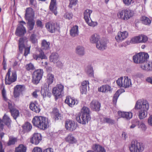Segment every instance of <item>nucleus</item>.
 I'll use <instances>...</instances> for the list:
<instances>
[{"instance_id": "1", "label": "nucleus", "mask_w": 152, "mask_h": 152, "mask_svg": "<svg viewBox=\"0 0 152 152\" xmlns=\"http://www.w3.org/2000/svg\"><path fill=\"white\" fill-rule=\"evenodd\" d=\"M149 108V104L147 101L143 99H139L136 102L134 108L132 111L139 109L138 117L140 119H142L147 116V111Z\"/></svg>"}, {"instance_id": "2", "label": "nucleus", "mask_w": 152, "mask_h": 152, "mask_svg": "<svg viewBox=\"0 0 152 152\" xmlns=\"http://www.w3.org/2000/svg\"><path fill=\"white\" fill-rule=\"evenodd\" d=\"M90 113L89 109L85 106H83L81 109V113L76 114V121L82 124H86L91 119Z\"/></svg>"}, {"instance_id": "3", "label": "nucleus", "mask_w": 152, "mask_h": 152, "mask_svg": "<svg viewBox=\"0 0 152 152\" xmlns=\"http://www.w3.org/2000/svg\"><path fill=\"white\" fill-rule=\"evenodd\" d=\"M32 123L35 126L45 130L49 126V121L45 117L36 116L33 119Z\"/></svg>"}, {"instance_id": "4", "label": "nucleus", "mask_w": 152, "mask_h": 152, "mask_svg": "<svg viewBox=\"0 0 152 152\" xmlns=\"http://www.w3.org/2000/svg\"><path fill=\"white\" fill-rule=\"evenodd\" d=\"M28 41V38L26 37H23L20 38L18 40V47L19 51L20 53H22L23 49H24V55L26 56L30 53L31 45H27L26 46Z\"/></svg>"}, {"instance_id": "5", "label": "nucleus", "mask_w": 152, "mask_h": 152, "mask_svg": "<svg viewBox=\"0 0 152 152\" xmlns=\"http://www.w3.org/2000/svg\"><path fill=\"white\" fill-rule=\"evenodd\" d=\"M149 56L147 53L141 52L135 54L133 56V60L136 64L142 63L147 61Z\"/></svg>"}, {"instance_id": "6", "label": "nucleus", "mask_w": 152, "mask_h": 152, "mask_svg": "<svg viewBox=\"0 0 152 152\" xmlns=\"http://www.w3.org/2000/svg\"><path fill=\"white\" fill-rule=\"evenodd\" d=\"M11 69L10 68L7 73L5 78V83L6 85H10L12 83L15 82L17 79V75L15 70L12 71V75H11Z\"/></svg>"}, {"instance_id": "7", "label": "nucleus", "mask_w": 152, "mask_h": 152, "mask_svg": "<svg viewBox=\"0 0 152 152\" xmlns=\"http://www.w3.org/2000/svg\"><path fill=\"white\" fill-rule=\"evenodd\" d=\"M117 16L119 18L126 20L129 19L132 15L130 10L127 9H124L118 11Z\"/></svg>"}, {"instance_id": "8", "label": "nucleus", "mask_w": 152, "mask_h": 152, "mask_svg": "<svg viewBox=\"0 0 152 152\" xmlns=\"http://www.w3.org/2000/svg\"><path fill=\"white\" fill-rule=\"evenodd\" d=\"M131 152H142L144 150L142 143L137 141H132L129 147Z\"/></svg>"}, {"instance_id": "9", "label": "nucleus", "mask_w": 152, "mask_h": 152, "mask_svg": "<svg viewBox=\"0 0 152 152\" xmlns=\"http://www.w3.org/2000/svg\"><path fill=\"white\" fill-rule=\"evenodd\" d=\"M64 86L61 84H58L53 88L52 93L55 96L56 99L60 98L64 94Z\"/></svg>"}, {"instance_id": "10", "label": "nucleus", "mask_w": 152, "mask_h": 152, "mask_svg": "<svg viewBox=\"0 0 152 152\" xmlns=\"http://www.w3.org/2000/svg\"><path fill=\"white\" fill-rule=\"evenodd\" d=\"M43 73L42 69H38L35 70L32 74V82L35 84L38 83L42 79Z\"/></svg>"}, {"instance_id": "11", "label": "nucleus", "mask_w": 152, "mask_h": 152, "mask_svg": "<svg viewBox=\"0 0 152 152\" xmlns=\"http://www.w3.org/2000/svg\"><path fill=\"white\" fill-rule=\"evenodd\" d=\"M45 27L48 31L51 33H53L56 31H59L60 29L59 25L56 23L51 22L47 23Z\"/></svg>"}, {"instance_id": "12", "label": "nucleus", "mask_w": 152, "mask_h": 152, "mask_svg": "<svg viewBox=\"0 0 152 152\" xmlns=\"http://www.w3.org/2000/svg\"><path fill=\"white\" fill-rule=\"evenodd\" d=\"M148 40L147 37L144 35H139L132 38L131 42L132 43L136 44L141 42H145Z\"/></svg>"}, {"instance_id": "13", "label": "nucleus", "mask_w": 152, "mask_h": 152, "mask_svg": "<svg viewBox=\"0 0 152 152\" xmlns=\"http://www.w3.org/2000/svg\"><path fill=\"white\" fill-rule=\"evenodd\" d=\"M101 107V104L96 100H93L90 103V107L93 111H99L100 110Z\"/></svg>"}, {"instance_id": "14", "label": "nucleus", "mask_w": 152, "mask_h": 152, "mask_svg": "<svg viewBox=\"0 0 152 152\" xmlns=\"http://www.w3.org/2000/svg\"><path fill=\"white\" fill-rule=\"evenodd\" d=\"M65 127L67 130L73 131L76 129V126L74 121L67 119L65 121Z\"/></svg>"}, {"instance_id": "15", "label": "nucleus", "mask_w": 152, "mask_h": 152, "mask_svg": "<svg viewBox=\"0 0 152 152\" xmlns=\"http://www.w3.org/2000/svg\"><path fill=\"white\" fill-rule=\"evenodd\" d=\"M42 137L41 134L38 133H34L31 138V142L36 145H38L41 141Z\"/></svg>"}, {"instance_id": "16", "label": "nucleus", "mask_w": 152, "mask_h": 152, "mask_svg": "<svg viewBox=\"0 0 152 152\" xmlns=\"http://www.w3.org/2000/svg\"><path fill=\"white\" fill-rule=\"evenodd\" d=\"M26 33V29L23 25H18L15 32L16 35L19 37H22Z\"/></svg>"}, {"instance_id": "17", "label": "nucleus", "mask_w": 152, "mask_h": 152, "mask_svg": "<svg viewBox=\"0 0 152 152\" xmlns=\"http://www.w3.org/2000/svg\"><path fill=\"white\" fill-rule=\"evenodd\" d=\"M34 12L31 7H28L25 10V18L26 20L34 19Z\"/></svg>"}, {"instance_id": "18", "label": "nucleus", "mask_w": 152, "mask_h": 152, "mask_svg": "<svg viewBox=\"0 0 152 152\" xmlns=\"http://www.w3.org/2000/svg\"><path fill=\"white\" fill-rule=\"evenodd\" d=\"M128 35V33L126 31H120L117 34L115 39L117 42H121L125 39Z\"/></svg>"}, {"instance_id": "19", "label": "nucleus", "mask_w": 152, "mask_h": 152, "mask_svg": "<svg viewBox=\"0 0 152 152\" xmlns=\"http://www.w3.org/2000/svg\"><path fill=\"white\" fill-rule=\"evenodd\" d=\"M34 58L37 60H39L40 59H46L47 57L45 55L44 52L41 50L37 51L33 56Z\"/></svg>"}, {"instance_id": "20", "label": "nucleus", "mask_w": 152, "mask_h": 152, "mask_svg": "<svg viewBox=\"0 0 152 152\" xmlns=\"http://www.w3.org/2000/svg\"><path fill=\"white\" fill-rule=\"evenodd\" d=\"M29 108L31 110L36 113H39L40 111L39 106L37 101L31 102Z\"/></svg>"}, {"instance_id": "21", "label": "nucleus", "mask_w": 152, "mask_h": 152, "mask_svg": "<svg viewBox=\"0 0 152 152\" xmlns=\"http://www.w3.org/2000/svg\"><path fill=\"white\" fill-rule=\"evenodd\" d=\"M97 48L100 50H104L107 47L106 43L104 39L100 40L96 44Z\"/></svg>"}, {"instance_id": "22", "label": "nucleus", "mask_w": 152, "mask_h": 152, "mask_svg": "<svg viewBox=\"0 0 152 152\" xmlns=\"http://www.w3.org/2000/svg\"><path fill=\"white\" fill-rule=\"evenodd\" d=\"M118 114L120 117L126 119H130L132 117V113L131 112H124L118 111Z\"/></svg>"}, {"instance_id": "23", "label": "nucleus", "mask_w": 152, "mask_h": 152, "mask_svg": "<svg viewBox=\"0 0 152 152\" xmlns=\"http://www.w3.org/2000/svg\"><path fill=\"white\" fill-rule=\"evenodd\" d=\"M65 102L71 107H72L75 104H77V101H76L75 98L69 96L66 97Z\"/></svg>"}, {"instance_id": "24", "label": "nucleus", "mask_w": 152, "mask_h": 152, "mask_svg": "<svg viewBox=\"0 0 152 152\" xmlns=\"http://www.w3.org/2000/svg\"><path fill=\"white\" fill-rule=\"evenodd\" d=\"M49 9L50 10L54 13L55 15H56L57 12L56 0H51Z\"/></svg>"}, {"instance_id": "25", "label": "nucleus", "mask_w": 152, "mask_h": 152, "mask_svg": "<svg viewBox=\"0 0 152 152\" xmlns=\"http://www.w3.org/2000/svg\"><path fill=\"white\" fill-rule=\"evenodd\" d=\"M78 27L75 25L73 26L70 30V34L72 37L77 36L79 34Z\"/></svg>"}, {"instance_id": "26", "label": "nucleus", "mask_w": 152, "mask_h": 152, "mask_svg": "<svg viewBox=\"0 0 152 152\" xmlns=\"http://www.w3.org/2000/svg\"><path fill=\"white\" fill-rule=\"evenodd\" d=\"M2 120L3 121V123L8 127L10 128L11 127L12 121L8 115L5 114L3 117Z\"/></svg>"}, {"instance_id": "27", "label": "nucleus", "mask_w": 152, "mask_h": 152, "mask_svg": "<svg viewBox=\"0 0 152 152\" xmlns=\"http://www.w3.org/2000/svg\"><path fill=\"white\" fill-rule=\"evenodd\" d=\"M140 67L143 70L147 71L152 70V61H149L146 62L145 64H142L140 66Z\"/></svg>"}, {"instance_id": "28", "label": "nucleus", "mask_w": 152, "mask_h": 152, "mask_svg": "<svg viewBox=\"0 0 152 152\" xmlns=\"http://www.w3.org/2000/svg\"><path fill=\"white\" fill-rule=\"evenodd\" d=\"M48 87V88L46 87L42 88L41 93L44 98L46 97L50 98L51 96V93L49 90Z\"/></svg>"}, {"instance_id": "29", "label": "nucleus", "mask_w": 152, "mask_h": 152, "mask_svg": "<svg viewBox=\"0 0 152 152\" xmlns=\"http://www.w3.org/2000/svg\"><path fill=\"white\" fill-rule=\"evenodd\" d=\"M92 149L96 152H106L104 148L99 144L93 145L92 146Z\"/></svg>"}, {"instance_id": "30", "label": "nucleus", "mask_w": 152, "mask_h": 152, "mask_svg": "<svg viewBox=\"0 0 152 152\" xmlns=\"http://www.w3.org/2000/svg\"><path fill=\"white\" fill-rule=\"evenodd\" d=\"M92 12V10L89 9L84 11L83 13L84 18L86 22H88L89 19H91L90 15Z\"/></svg>"}, {"instance_id": "31", "label": "nucleus", "mask_w": 152, "mask_h": 152, "mask_svg": "<svg viewBox=\"0 0 152 152\" xmlns=\"http://www.w3.org/2000/svg\"><path fill=\"white\" fill-rule=\"evenodd\" d=\"M100 36L97 34L92 35L90 38V42L92 43H96L100 40Z\"/></svg>"}, {"instance_id": "32", "label": "nucleus", "mask_w": 152, "mask_h": 152, "mask_svg": "<svg viewBox=\"0 0 152 152\" xmlns=\"http://www.w3.org/2000/svg\"><path fill=\"white\" fill-rule=\"evenodd\" d=\"M22 127L24 132H28L31 130L32 126L29 123L27 122L23 125Z\"/></svg>"}, {"instance_id": "33", "label": "nucleus", "mask_w": 152, "mask_h": 152, "mask_svg": "<svg viewBox=\"0 0 152 152\" xmlns=\"http://www.w3.org/2000/svg\"><path fill=\"white\" fill-rule=\"evenodd\" d=\"M65 140L70 144H73L77 142L76 139L72 134H69L66 138Z\"/></svg>"}, {"instance_id": "34", "label": "nucleus", "mask_w": 152, "mask_h": 152, "mask_svg": "<svg viewBox=\"0 0 152 152\" xmlns=\"http://www.w3.org/2000/svg\"><path fill=\"white\" fill-rule=\"evenodd\" d=\"M58 57V55L57 53H52L50 57V61L55 63L59 60Z\"/></svg>"}, {"instance_id": "35", "label": "nucleus", "mask_w": 152, "mask_h": 152, "mask_svg": "<svg viewBox=\"0 0 152 152\" xmlns=\"http://www.w3.org/2000/svg\"><path fill=\"white\" fill-rule=\"evenodd\" d=\"M76 53L80 56H82L85 54L84 49L81 46H77L76 48Z\"/></svg>"}, {"instance_id": "36", "label": "nucleus", "mask_w": 152, "mask_h": 152, "mask_svg": "<svg viewBox=\"0 0 152 152\" xmlns=\"http://www.w3.org/2000/svg\"><path fill=\"white\" fill-rule=\"evenodd\" d=\"M26 20L28 21L27 24L28 30L29 31L32 30L33 29L35 24V21L34 19Z\"/></svg>"}, {"instance_id": "37", "label": "nucleus", "mask_w": 152, "mask_h": 152, "mask_svg": "<svg viewBox=\"0 0 152 152\" xmlns=\"http://www.w3.org/2000/svg\"><path fill=\"white\" fill-rule=\"evenodd\" d=\"M53 118L55 120L61 119V114L59 113L58 110L57 109H54L52 112Z\"/></svg>"}, {"instance_id": "38", "label": "nucleus", "mask_w": 152, "mask_h": 152, "mask_svg": "<svg viewBox=\"0 0 152 152\" xmlns=\"http://www.w3.org/2000/svg\"><path fill=\"white\" fill-rule=\"evenodd\" d=\"M54 75L50 73L48 74L47 77L46 81L48 84V87H49L50 85L53 83L54 80Z\"/></svg>"}, {"instance_id": "39", "label": "nucleus", "mask_w": 152, "mask_h": 152, "mask_svg": "<svg viewBox=\"0 0 152 152\" xmlns=\"http://www.w3.org/2000/svg\"><path fill=\"white\" fill-rule=\"evenodd\" d=\"M124 83L123 84V85L124 86V88H127L131 86L132 83L130 79H129L127 76H125L124 77Z\"/></svg>"}, {"instance_id": "40", "label": "nucleus", "mask_w": 152, "mask_h": 152, "mask_svg": "<svg viewBox=\"0 0 152 152\" xmlns=\"http://www.w3.org/2000/svg\"><path fill=\"white\" fill-rule=\"evenodd\" d=\"M42 49L43 50H47L50 48V43L49 42H47L45 40H42L41 43Z\"/></svg>"}, {"instance_id": "41", "label": "nucleus", "mask_w": 152, "mask_h": 152, "mask_svg": "<svg viewBox=\"0 0 152 152\" xmlns=\"http://www.w3.org/2000/svg\"><path fill=\"white\" fill-rule=\"evenodd\" d=\"M110 87L108 85H105L102 86L100 88H98L99 91L102 92H105L110 91Z\"/></svg>"}, {"instance_id": "42", "label": "nucleus", "mask_w": 152, "mask_h": 152, "mask_svg": "<svg viewBox=\"0 0 152 152\" xmlns=\"http://www.w3.org/2000/svg\"><path fill=\"white\" fill-rule=\"evenodd\" d=\"M10 112L12 116L13 117L15 120H16L17 118L19 115V110L15 108L14 109L10 111Z\"/></svg>"}, {"instance_id": "43", "label": "nucleus", "mask_w": 152, "mask_h": 152, "mask_svg": "<svg viewBox=\"0 0 152 152\" xmlns=\"http://www.w3.org/2000/svg\"><path fill=\"white\" fill-rule=\"evenodd\" d=\"M141 20L143 24L146 25H149L151 23V20L145 16L142 17Z\"/></svg>"}, {"instance_id": "44", "label": "nucleus", "mask_w": 152, "mask_h": 152, "mask_svg": "<svg viewBox=\"0 0 152 152\" xmlns=\"http://www.w3.org/2000/svg\"><path fill=\"white\" fill-rule=\"evenodd\" d=\"M120 90H118L114 94L113 97V102L114 106L116 105L118 99L120 94Z\"/></svg>"}, {"instance_id": "45", "label": "nucleus", "mask_w": 152, "mask_h": 152, "mask_svg": "<svg viewBox=\"0 0 152 152\" xmlns=\"http://www.w3.org/2000/svg\"><path fill=\"white\" fill-rule=\"evenodd\" d=\"M26 148L22 144L19 145L16 148L15 152H26Z\"/></svg>"}, {"instance_id": "46", "label": "nucleus", "mask_w": 152, "mask_h": 152, "mask_svg": "<svg viewBox=\"0 0 152 152\" xmlns=\"http://www.w3.org/2000/svg\"><path fill=\"white\" fill-rule=\"evenodd\" d=\"M138 128L142 131H145L147 129V127L143 122L137 121Z\"/></svg>"}, {"instance_id": "47", "label": "nucleus", "mask_w": 152, "mask_h": 152, "mask_svg": "<svg viewBox=\"0 0 152 152\" xmlns=\"http://www.w3.org/2000/svg\"><path fill=\"white\" fill-rule=\"evenodd\" d=\"M8 104V107L10 111L16 108L15 107V104L14 102L8 99L6 101Z\"/></svg>"}, {"instance_id": "48", "label": "nucleus", "mask_w": 152, "mask_h": 152, "mask_svg": "<svg viewBox=\"0 0 152 152\" xmlns=\"http://www.w3.org/2000/svg\"><path fill=\"white\" fill-rule=\"evenodd\" d=\"M86 72L87 74L90 77H94V71L93 67L91 66H87Z\"/></svg>"}, {"instance_id": "49", "label": "nucleus", "mask_w": 152, "mask_h": 152, "mask_svg": "<svg viewBox=\"0 0 152 152\" xmlns=\"http://www.w3.org/2000/svg\"><path fill=\"white\" fill-rule=\"evenodd\" d=\"M21 85H18L15 86L14 88V96L15 97H17L19 96V92L18 91H19L21 89Z\"/></svg>"}, {"instance_id": "50", "label": "nucleus", "mask_w": 152, "mask_h": 152, "mask_svg": "<svg viewBox=\"0 0 152 152\" xmlns=\"http://www.w3.org/2000/svg\"><path fill=\"white\" fill-rule=\"evenodd\" d=\"M102 122L105 123H107L109 124H113L114 123V121L110 118H104L102 120Z\"/></svg>"}, {"instance_id": "51", "label": "nucleus", "mask_w": 152, "mask_h": 152, "mask_svg": "<svg viewBox=\"0 0 152 152\" xmlns=\"http://www.w3.org/2000/svg\"><path fill=\"white\" fill-rule=\"evenodd\" d=\"M124 78L123 77H121L120 78H118L116 81V83L118 86L120 87L124 88V86L122 85L124 83Z\"/></svg>"}, {"instance_id": "52", "label": "nucleus", "mask_w": 152, "mask_h": 152, "mask_svg": "<svg viewBox=\"0 0 152 152\" xmlns=\"http://www.w3.org/2000/svg\"><path fill=\"white\" fill-rule=\"evenodd\" d=\"M30 41L32 43L35 44L37 42V39L36 38V35L35 34H31L30 37Z\"/></svg>"}, {"instance_id": "53", "label": "nucleus", "mask_w": 152, "mask_h": 152, "mask_svg": "<svg viewBox=\"0 0 152 152\" xmlns=\"http://www.w3.org/2000/svg\"><path fill=\"white\" fill-rule=\"evenodd\" d=\"M26 68L28 71L33 70L35 69L34 65L31 63L27 64L26 66Z\"/></svg>"}, {"instance_id": "54", "label": "nucleus", "mask_w": 152, "mask_h": 152, "mask_svg": "<svg viewBox=\"0 0 152 152\" xmlns=\"http://www.w3.org/2000/svg\"><path fill=\"white\" fill-rule=\"evenodd\" d=\"M16 141V139L15 138H10L9 142L7 143V145H14Z\"/></svg>"}, {"instance_id": "55", "label": "nucleus", "mask_w": 152, "mask_h": 152, "mask_svg": "<svg viewBox=\"0 0 152 152\" xmlns=\"http://www.w3.org/2000/svg\"><path fill=\"white\" fill-rule=\"evenodd\" d=\"M88 25L94 27L96 26L98 24V23L96 22L93 21L91 19V22H89V21H88V22H86Z\"/></svg>"}, {"instance_id": "56", "label": "nucleus", "mask_w": 152, "mask_h": 152, "mask_svg": "<svg viewBox=\"0 0 152 152\" xmlns=\"http://www.w3.org/2000/svg\"><path fill=\"white\" fill-rule=\"evenodd\" d=\"M77 0H69V4L68 7L70 8H72L73 5H75L77 3Z\"/></svg>"}, {"instance_id": "57", "label": "nucleus", "mask_w": 152, "mask_h": 152, "mask_svg": "<svg viewBox=\"0 0 152 152\" xmlns=\"http://www.w3.org/2000/svg\"><path fill=\"white\" fill-rule=\"evenodd\" d=\"M72 13L66 12L64 15V17L66 19L70 20L72 18Z\"/></svg>"}, {"instance_id": "58", "label": "nucleus", "mask_w": 152, "mask_h": 152, "mask_svg": "<svg viewBox=\"0 0 152 152\" xmlns=\"http://www.w3.org/2000/svg\"><path fill=\"white\" fill-rule=\"evenodd\" d=\"M2 94L3 98L4 100L6 101L9 99H7L6 96V91L4 88H3L2 91Z\"/></svg>"}, {"instance_id": "59", "label": "nucleus", "mask_w": 152, "mask_h": 152, "mask_svg": "<svg viewBox=\"0 0 152 152\" xmlns=\"http://www.w3.org/2000/svg\"><path fill=\"white\" fill-rule=\"evenodd\" d=\"M87 90V87H80V92L82 94H86Z\"/></svg>"}, {"instance_id": "60", "label": "nucleus", "mask_w": 152, "mask_h": 152, "mask_svg": "<svg viewBox=\"0 0 152 152\" xmlns=\"http://www.w3.org/2000/svg\"><path fill=\"white\" fill-rule=\"evenodd\" d=\"M32 152H42V150L40 148L36 147L34 148Z\"/></svg>"}, {"instance_id": "61", "label": "nucleus", "mask_w": 152, "mask_h": 152, "mask_svg": "<svg viewBox=\"0 0 152 152\" xmlns=\"http://www.w3.org/2000/svg\"><path fill=\"white\" fill-rule=\"evenodd\" d=\"M36 24L38 27L42 28L43 25L42 22L39 20H37L36 21Z\"/></svg>"}, {"instance_id": "62", "label": "nucleus", "mask_w": 152, "mask_h": 152, "mask_svg": "<svg viewBox=\"0 0 152 152\" xmlns=\"http://www.w3.org/2000/svg\"><path fill=\"white\" fill-rule=\"evenodd\" d=\"M133 0H123L124 3L126 6H128L130 5Z\"/></svg>"}, {"instance_id": "63", "label": "nucleus", "mask_w": 152, "mask_h": 152, "mask_svg": "<svg viewBox=\"0 0 152 152\" xmlns=\"http://www.w3.org/2000/svg\"><path fill=\"white\" fill-rule=\"evenodd\" d=\"M55 63L56 64V66L58 67L61 69L62 68L63 64L61 61H59V60L57 62H56Z\"/></svg>"}, {"instance_id": "64", "label": "nucleus", "mask_w": 152, "mask_h": 152, "mask_svg": "<svg viewBox=\"0 0 152 152\" xmlns=\"http://www.w3.org/2000/svg\"><path fill=\"white\" fill-rule=\"evenodd\" d=\"M148 122L149 125L152 126V115H150L148 118Z\"/></svg>"}]
</instances>
